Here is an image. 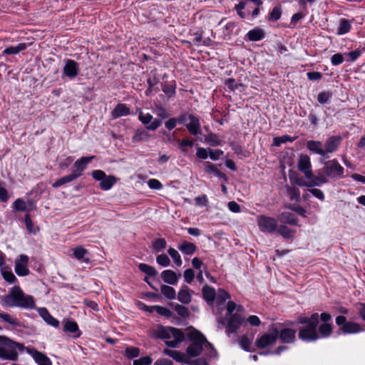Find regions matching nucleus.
Here are the masks:
<instances>
[{
  "label": "nucleus",
  "mask_w": 365,
  "mask_h": 365,
  "mask_svg": "<svg viewBox=\"0 0 365 365\" xmlns=\"http://www.w3.org/2000/svg\"><path fill=\"white\" fill-rule=\"evenodd\" d=\"M1 302L9 307L34 309L36 305L34 297L25 294L19 286L11 288L8 294L1 297Z\"/></svg>",
  "instance_id": "obj_1"
},
{
  "label": "nucleus",
  "mask_w": 365,
  "mask_h": 365,
  "mask_svg": "<svg viewBox=\"0 0 365 365\" xmlns=\"http://www.w3.org/2000/svg\"><path fill=\"white\" fill-rule=\"evenodd\" d=\"M297 324H304L298 329V337L304 342H314L319 339V335L317 333V327L319 324V314L313 313L310 317H299Z\"/></svg>",
  "instance_id": "obj_2"
},
{
  "label": "nucleus",
  "mask_w": 365,
  "mask_h": 365,
  "mask_svg": "<svg viewBox=\"0 0 365 365\" xmlns=\"http://www.w3.org/2000/svg\"><path fill=\"white\" fill-rule=\"evenodd\" d=\"M189 340L191 344L188 346L186 349L187 356L197 357L202 353L203 345L209 346L211 349L212 352L217 355V351L213 348L212 345L207 341L205 336L202 335L200 331H194L190 332L187 335Z\"/></svg>",
  "instance_id": "obj_3"
},
{
  "label": "nucleus",
  "mask_w": 365,
  "mask_h": 365,
  "mask_svg": "<svg viewBox=\"0 0 365 365\" xmlns=\"http://www.w3.org/2000/svg\"><path fill=\"white\" fill-rule=\"evenodd\" d=\"M24 345L12 341L9 337L0 335V359L2 360L16 361L18 350L22 351Z\"/></svg>",
  "instance_id": "obj_4"
},
{
  "label": "nucleus",
  "mask_w": 365,
  "mask_h": 365,
  "mask_svg": "<svg viewBox=\"0 0 365 365\" xmlns=\"http://www.w3.org/2000/svg\"><path fill=\"white\" fill-rule=\"evenodd\" d=\"M157 336L161 339H165V344L172 348H175L185 339L184 333L175 327H160Z\"/></svg>",
  "instance_id": "obj_5"
},
{
  "label": "nucleus",
  "mask_w": 365,
  "mask_h": 365,
  "mask_svg": "<svg viewBox=\"0 0 365 365\" xmlns=\"http://www.w3.org/2000/svg\"><path fill=\"white\" fill-rule=\"evenodd\" d=\"M336 324L339 327V334H355L363 331L364 329L355 322L347 321L343 315L337 316L335 319Z\"/></svg>",
  "instance_id": "obj_6"
},
{
  "label": "nucleus",
  "mask_w": 365,
  "mask_h": 365,
  "mask_svg": "<svg viewBox=\"0 0 365 365\" xmlns=\"http://www.w3.org/2000/svg\"><path fill=\"white\" fill-rule=\"evenodd\" d=\"M225 327V332L228 336L231 334L236 333L240 327L245 323V319L240 314L235 313L231 316L226 317L225 320H218Z\"/></svg>",
  "instance_id": "obj_7"
},
{
  "label": "nucleus",
  "mask_w": 365,
  "mask_h": 365,
  "mask_svg": "<svg viewBox=\"0 0 365 365\" xmlns=\"http://www.w3.org/2000/svg\"><path fill=\"white\" fill-rule=\"evenodd\" d=\"M322 170L327 177L332 180L341 179L344 177V169L336 159L324 162Z\"/></svg>",
  "instance_id": "obj_8"
},
{
  "label": "nucleus",
  "mask_w": 365,
  "mask_h": 365,
  "mask_svg": "<svg viewBox=\"0 0 365 365\" xmlns=\"http://www.w3.org/2000/svg\"><path fill=\"white\" fill-rule=\"evenodd\" d=\"M257 225L261 232L272 234L277 230L278 222L276 219L265 215L257 217Z\"/></svg>",
  "instance_id": "obj_9"
},
{
  "label": "nucleus",
  "mask_w": 365,
  "mask_h": 365,
  "mask_svg": "<svg viewBox=\"0 0 365 365\" xmlns=\"http://www.w3.org/2000/svg\"><path fill=\"white\" fill-rule=\"evenodd\" d=\"M269 331V333L264 334L255 341V345L258 349H264L274 344L277 340L275 334V326H272Z\"/></svg>",
  "instance_id": "obj_10"
},
{
  "label": "nucleus",
  "mask_w": 365,
  "mask_h": 365,
  "mask_svg": "<svg viewBox=\"0 0 365 365\" xmlns=\"http://www.w3.org/2000/svg\"><path fill=\"white\" fill-rule=\"evenodd\" d=\"M296 333L297 331L291 328L285 327L278 329L275 327L277 339H279L283 344H294L296 341Z\"/></svg>",
  "instance_id": "obj_11"
},
{
  "label": "nucleus",
  "mask_w": 365,
  "mask_h": 365,
  "mask_svg": "<svg viewBox=\"0 0 365 365\" xmlns=\"http://www.w3.org/2000/svg\"><path fill=\"white\" fill-rule=\"evenodd\" d=\"M29 257L26 255H20L15 260L14 270L19 277H25L29 274L28 268Z\"/></svg>",
  "instance_id": "obj_12"
},
{
  "label": "nucleus",
  "mask_w": 365,
  "mask_h": 365,
  "mask_svg": "<svg viewBox=\"0 0 365 365\" xmlns=\"http://www.w3.org/2000/svg\"><path fill=\"white\" fill-rule=\"evenodd\" d=\"M153 116L148 113H144L140 112L138 115V120L145 126V128L149 130H157L162 124V122L159 119L153 120Z\"/></svg>",
  "instance_id": "obj_13"
},
{
  "label": "nucleus",
  "mask_w": 365,
  "mask_h": 365,
  "mask_svg": "<svg viewBox=\"0 0 365 365\" xmlns=\"http://www.w3.org/2000/svg\"><path fill=\"white\" fill-rule=\"evenodd\" d=\"M297 167L299 170L303 173L307 179H311L313 177L310 158L307 155L302 154L299 155Z\"/></svg>",
  "instance_id": "obj_14"
},
{
  "label": "nucleus",
  "mask_w": 365,
  "mask_h": 365,
  "mask_svg": "<svg viewBox=\"0 0 365 365\" xmlns=\"http://www.w3.org/2000/svg\"><path fill=\"white\" fill-rule=\"evenodd\" d=\"M342 141V138L340 135H331L327 138L324 143V151L326 159L329 158V153L336 152L339 148Z\"/></svg>",
  "instance_id": "obj_15"
},
{
  "label": "nucleus",
  "mask_w": 365,
  "mask_h": 365,
  "mask_svg": "<svg viewBox=\"0 0 365 365\" xmlns=\"http://www.w3.org/2000/svg\"><path fill=\"white\" fill-rule=\"evenodd\" d=\"M79 72V65L72 59H66L63 73L70 79L74 78Z\"/></svg>",
  "instance_id": "obj_16"
},
{
  "label": "nucleus",
  "mask_w": 365,
  "mask_h": 365,
  "mask_svg": "<svg viewBox=\"0 0 365 365\" xmlns=\"http://www.w3.org/2000/svg\"><path fill=\"white\" fill-rule=\"evenodd\" d=\"M94 158L95 156H90L82 157L80 159H78L73 164V170L72 173L74 175H76L78 178H80L83 175V172L86 169V165Z\"/></svg>",
  "instance_id": "obj_17"
},
{
  "label": "nucleus",
  "mask_w": 365,
  "mask_h": 365,
  "mask_svg": "<svg viewBox=\"0 0 365 365\" xmlns=\"http://www.w3.org/2000/svg\"><path fill=\"white\" fill-rule=\"evenodd\" d=\"M189 123L185 124V127L190 134L197 135L201 134L200 123L199 118L193 114L188 116Z\"/></svg>",
  "instance_id": "obj_18"
},
{
  "label": "nucleus",
  "mask_w": 365,
  "mask_h": 365,
  "mask_svg": "<svg viewBox=\"0 0 365 365\" xmlns=\"http://www.w3.org/2000/svg\"><path fill=\"white\" fill-rule=\"evenodd\" d=\"M239 3L235 4V10L236 11L237 15L241 19H245L247 16V13L243 11V9H245L249 1L254 3L257 6H261L263 4L262 0H237Z\"/></svg>",
  "instance_id": "obj_19"
},
{
  "label": "nucleus",
  "mask_w": 365,
  "mask_h": 365,
  "mask_svg": "<svg viewBox=\"0 0 365 365\" xmlns=\"http://www.w3.org/2000/svg\"><path fill=\"white\" fill-rule=\"evenodd\" d=\"M322 146V142L319 140H311L307 142V148L310 152L318 154L326 159L325 151Z\"/></svg>",
  "instance_id": "obj_20"
},
{
  "label": "nucleus",
  "mask_w": 365,
  "mask_h": 365,
  "mask_svg": "<svg viewBox=\"0 0 365 365\" xmlns=\"http://www.w3.org/2000/svg\"><path fill=\"white\" fill-rule=\"evenodd\" d=\"M354 21V19L351 20L344 18L340 19L339 21V26L336 29V34L339 36H342L348 34L352 29V23Z\"/></svg>",
  "instance_id": "obj_21"
},
{
  "label": "nucleus",
  "mask_w": 365,
  "mask_h": 365,
  "mask_svg": "<svg viewBox=\"0 0 365 365\" xmlns=\"http://www.w3.org/2000/svg\"><path fill=\"white\" fill-rule=\"evenodd\" d=\"M160 276L165 283L172 285L177 284L180 277V275L178 276L177 274L171 269L163 271Z\"/></svg>",
  "instance_id": "obj_22"
},
{
  "label": "nucleus",
  "mask_w": 365,
  "mask_h": 365,
  "mask_svg": "<svg viewBox=\"0 0 365 365\" xmlns=\"http://www.w3.org/2000/svg\"><path fill=\"white\" fill-rule=\"evenodd\" d=\"M130 108L125 103H118L111 111V116L113 119H116L123 116L130 115Z\"/></svg>",
  "instance_id": "obj_23"
},
{
  "label": "nucleus",
  "mask_w": 365,
  "mask_h": 365,
  "mask_svg": "<svg viewBox=\"0 0 365 365\" xmlns=\"http://www.w3.org/2000/svg\"><path fill=\"white\" fill-rule=\"evenodd\" d=\"M38 314L42 319L49 325L57 328L59 326V322L54 318L46 308L42 307L38 309Z\"/></svg>",
  "instance_id": "obj_24"
},
{
  "label": "nucleus",
  "mask_w": 365,
  "mask_h": 365,
  "mask_svg": "<svg viewBox=\"0 0 365 365\" xmlns=\"http://www.w3.org/2000/svg\"><path fill=\"white\" fill-rule=\"evenodd\" d=\"M63 331L73 334L75 338H78L81 335V331L79 330L78 325L75 321L67 320L63 324Z\"/></svg>",
  "instance_id": "obj_25"
},
{
  "label": "nucleus",
  "mask_w": 365,
  "mask_h": 365,
  "mask_svg": "<svg viewBox=\"0 0 365 365\" xmlns=\"http://www.w3.org/2000/svg\"><path fill=\"white\" fill-rule=\"evenodd\" d=\"M279 220L284 224L298 225V219L294 214L289 212H283L279 215Z\"/></svg>",
  "instance_id": "obj_26"
},
{
  "label": "nucleus",
  "mask_w": 365,
  "mask_h": 365,
  "mask_svg": "<svg viewBox=\"0 0 365 365\" xmlns=\"http://www.w3.org/2000/svg\"><path fill=\"white\" fill-rule=\"evenodd\" d=\"M163 353L165 355L169 356L170 357L173 358L178 362L187 364L189 358L187 356V355L184 354L183 353H181V352H180L178 351H175V350H170L168 349H164Z\"/></svg>",
  "instance_id": "obj_27"
},
{
  "label": "nucleus",
  "mask_w": 365,
  "mask_h": 365,
  "mask_svg": "<svg viewBox=\"0 0 365 365\" xmlns=\"http://www.w3.org/2000/svg\"><path fill=\"white\" fill-rule=\"evenodd\" d=\"M178 299L184 304H189L192 300L190 288L187 285H182L178 294Z\"/></svg>",
  "instance_id": "obj_28"
},
{
  "label": "nucleus",
  "mask_w": 365,
  "mask_h": 365,
  "mask_svg": "<svg viewBox=\"0 0 365 365\" xmlns=\"http://www.w3.org/2000/svg\"><path fill=\"white\" fill-rule=\"evenodd\" d=\"M202 294L203 299L208 304H212L216 298L215 289L207 284L202 287Z\"/></svg>",
  "instance_id": "obj_29"
},
{
  "label": "nucleus",
  "mask_w": 365,
  "mask_h": 365,
  "mask_svg": "<svg viewBox=\"0 0 365 365\" xmlns=\"http://www.w3.org/2000/svg\"><path fill=\"white\" fill-rule=\"evenodd\" d=\"M150 138L151 135L146 130L138 128L132 137V141L133 143L148 141Z\"/></svg>",
  "instance_id": "obj_30"
},
{
  "label": "nucleus",
  "mask_w": 365,
  "mask_h": 365,
  "mask_svg": "<svg viewBox=\"0 0 365 365\" xmlns=\"http://www.w3.org/2000/svg\"><path fill=\"white\" fill-rule=\"evenodd\" d=\"M178 248L182 254L187 255H191L197 250V247L194 243L187 241H183Z\"/></svg>",
  "instance_id": "obj_31"
},
{
  "label": "nucleus",
  "mask_w": 365,
  "mask_h": 365,
  "mask_svg": "<svg viewBox=\"0 0 365 365\" xmlns=\"http://www.w3.org/2000/svg\"><path fill=\"white\" fill-rule=\"evenodd\" d=\"M333 331V326L331 323L321 324L318 327V334L319 339L328 338L331 336Z\"/></svg>",
  "instance_id": "obj_32"
},
{
  "label": "nucleus",
  "mask_w": 365,
  "mask_h": 365,
  "mask_svg": "<svg viewBox=\"0 0 365 365\" xmlns=\"http://www.w3.org/2000/svg\"><path fill=\"white\" fill-rule=\"evenodd\" d=\"M247 38L252 41H258L264 38V31L260 28H255L247 34Z\"/></svg>",
  "instance_id": "obj_33"
},
{
  "label": "nucleus",
  "mask_w": 365,
  "mask_h": 365,
  "mask_svg": "<svg viewBox=\"0 0 365 365\" xmlns=\"http://www.w3.org/2000/svg\"><path fill=\"white\" fill-rule=\"evenodd\" d=\"M28 45L26 43H20L16 46H9L6 48L2 53L3 55H13L17 54L19 52L24 51L27 48Z\"/></svg>",
  "instance_id": "obj_34"
},
{
  "label": "nucleus",
  "mask_w": 365,
  "mask_h": 365,
  "mask_svg": "<svg viewBox=\"0 0 365 365\" xmlns=\"http://www.w3.org/2000/svg\"><path fill=\"white\" fill-rule=\"evenodd\" d=\"M282 14V9L280 4L276 5L267 16L269 21L275 22L280 19Z\"/></svg>",
  "instance_id": "obj_35"
},
{
  "label": "nucleus",
  "mask_w": 365,
  "mask_h": 365,
  "mask_svg": "<svg viewBox=\"0 0 365 365\" xmlns=\"http://www.w3.org/2000/svg\"><path fill=\"white\" fill-rule=\"evenodd\" d=\"M73 256L78 260H82L83 262L88 263L90 259L85 257L86 255L88 254V250L83 248L82 246H78L73 249Z\"/></svg>",
  "instance_id": "obj_36"
},
{
  "label": "nucleus",
  "mask_w": 365,
  "mask_h": 365,
  "mask_svg": "<svg viewBox=\"0 0 365 365\" xmlns=\"http://www.w3.org/2000/svg\"><path fill=\"white\" fill-rule=\"evenodd\" d=\"M33 358L38 365H51L49 358L37 350L34 351Z\"/></svg>",
  "instance_id": "obj_37"
},
{
  "label": "nucleus",
  "mask_w": 365,
  "mask_h": 365,
  "mask_svg": "<svg viewBox=\"0 0 365 365\" xmlns=\"http://www.w3.org/2000/svg\"><path fill=\"white\" fill-rule=\"evenodd\" d=\"M116 182V178L113 175L106 176L99 185V187L103 190H110Z\"/></svg>",
  "instance_id": "obj_38"
},
{
  "label": "nucleus",
  "mask_w": 365,
  "mask_h": 365,
  "mask_svg": "<svg viewBox=\"0 0 365 365\" xmlns=\"http://www.w3.org/2000/svg\"><path fill=\"white\" fill-rule=\"evenodd\" d=\"M78 178L76 177V175H74L73 173L71 174L63 176L59 179H58L55 182L52 184V187L54 188H58L63 185H65L66 183L71 182L75 180H76Z\"/></svg>",
  "instance_id": "obj_39"
},
{
  "label": "nucleus",
  "mask_w": 365,
  "mask_h": 365,
  "mask_svg": "<svg viewBox=\"0 0 365 365\" xmlns=\"http://www.w3.org/2000/svg\"><path fill=\"white\" fill-rule=\"evenodd\" d=\"M161 293L168 299H175L176 298V292L175 289L170 286L163 284L160 287Z\"/></svg>",
  "instance_id": "obj_40"
},
{
  "label": "nucleus",
  "mask_w": 365,
  "mask_h": 365,
  "mask_svg": "<svg viewBox=\"0 0 365 365\" xmlns=\"http://www.w3.org/2000/svg\"><path fill=\"white\" fill-rule=\"evenodd\" d=\"M252 339H250L247 335L244 334L239 337L238 343L240 347L245 351L250 352V346L252 344Z\"/></svg>",
  "instance_id": "obj_41"
},
{
  "label": "nucleus",
  "mask_w": 365,
  "mask_h": 365,
  "mask_svg": "<svg viewBox=\"0 0 365 365\" xmlns=\"http://www.w3.org/2000/svg\"><path fill=\"white\" fill-rule=\"evenodd\" d=\"M138 269L143 273L150 277H155L158 274V272L155 267L144 263L138 264Z\"/></svg>",
  "instance_id": "obj_42"
},
{
  "label": "nucleus",
  "mask_w": 365,
  "mask_h": 365,
  "mask_svg": "<svg viewBox=\"0 0 365 365\" xmlns=\"http://www.w3.org/2000/svg\"><path fill=\"white\" fill-rule=\"evenodd\" d=\"M311 182L309 183V187H313V186H321L323 184L328 182V179L327 176L320 175L319 176H314L313 175V177L311 178Z\"/></svg>",
  "instance_id": "obj_43"
},
{
  "label": "nucleus",
  "mask_w": 365,
  "mask_h": 365,
  "mask_svg": "<svg viewBox=\"0 0 365 365\" xmlns=\"http://www.w3.org/2000/svg\"><path fill=\"white\" fill-rule=\"evenodd\" d=\"M123 355L129 359H134L140 355V349L135 346H128L125 348Z\"/></svg>",
  "instance_id": "obj_44"
},
{
  "label": "nucleus",
  "mask_w": 365,
  "mask_h": 365,
  "mask_svg": "<svg viewBox=\"0 0 365 365\" xmlns=\"http://www.w3.org/2000/svg\"><path fill=\"white\" fill-rule=\"evenodd\" d=\"M277 231L279 234H280L284 239H291L293 237L294 234V231L289 229L286 225H280L279 227H277Z\"/></svg>",
  "instance_id": "obj_45"
},
{
  "label": "nucleus",
  "mask_w": 365,
  "mask_h": 365,
  "mask_svg": "<svg viewBox=\"0 0 365 365\" xmlns=\"http://www.w3.org/2000/svg\"><path fill=\"white\" fill-rule=\"evenodd\" d=\"M0 319L13 327H19L20 326V324H19V322L18 321V319L15 317H11L8 313H5V312L0 313Z\"/></svg>",
  "instance_id": "obj_46"
},
{
  "label": "nucleus",
  "mask_w": 365,
  "mask_h": 365,
  "mask_svg": "<svg viewBox=\"0 0 365 365\" xmlns=\"http://www.w3.org/2000/svg\"><path fill=\"white\" fill-rule=\"evenodd\" d=\"M297 137H292L288 135H284L282 136L276 137L273 140V145L275 146H279L282 143L287 142H293L296 140Z\"/></svg>",
  "instance_id": "obj_47"
},
{
  "label": "nucleus",
  "mask_w": 365,
  "mask_h": 365,
  "mask_svg": "<svg viewBox=\"0 0 365 365\" xmlns=\"http://www.w3.org/2000/svg\"><path fill=\"white\" fill-rule=\"evenodd\" d=\"M167 242L164 238H158L153 242V248L155 252H162L165 249Z\"/></svg>",
  "instance_id": "obj_48"
},
{
  "label": "nucleus",
  "mask_w": 365,
  "mask_h": 365,
  "mask_svg": "<svg viewBox=\"0 0 365 365\" xmlns=\"http://www.w3.org/2000/svg\"><path fill=\"white\" fill-rule=\"evenodd\" d=\"M168 255L171 257V258L173 259L175 264L178 267H180L182 264V261L181 259V257L179 254V252L174 248L170 247L168 250Z\"/></svg>",
  "instance_id": "obj_49"
},
{
  "label": "nucleus",
  "mask_w": 365,
  "mask_h": 365,
  "mask_svg": "<svg viewBox=\"0 0 365 365\" xmlns=\"http://www.w3.org/2000/svg\"><path fill=\"white\" fill-rule=\"evenodd\" d=\"M230 298V294L223 289H219L217 294H216L217 303L222 304Z\"/></svg>",
  "instance_id": "obj_50"
},
{
  "label": "nucleus",
  "mask_w": 365,
  "mask_h": 365,
  "mask_svg": "<svg viewBox=\"0 0 365 365\" xmlns=\"http://www.w3.org/2000/svg\"><path fill=\"white\" fill-rule=\"evenodd\" d=\"M1 274L4 279L9 284L18 282V279L11 271L1 270Z\"/></svg>",
  "instance_id": "obj_51"
},
{
  "label": "nucleus",
  "mask_w": 365,
  "mask_h": 365,
  "mask_svg": "<svg viewBox=\"0 0 365 365\" xmlns=\"http://www.w3.org/2000/svg\"><path fill=\"white\" fill-rule=\"evenodd\" d=\"M175 85H171L168 83L162 84V90L168 98H172L175 95Z\"/></svg>",
  "instance_id": "obj_52"
},
{
  "label": "nucleus",
  "mask_w": 365,
  "mask_h": 365,
  "mask_svg": "<svg viewBox=\"0 0 365 365\" xmlns=\"http://www.w3.org/2000/svg\"><path fill=\"white\" fill-rule=\"evenodd\" d=\"M154 113L161 119H165L170 116L169 113L161 105L155 106Z\"/></svg>",
  "instance_id": "obj_53"
},
{
  "label": "nucleus",
  "mask_w": 365,
  "mask_h": 365,
  "mask_svg": "<svg viewBox=\"0 0 365 365\" xmlns=\"http://www.w3.org/2000/svg\"><path fill=\"white\" fill-rule=\"evenodd\" d=\"M332 94L329 91H323L319 93L317 101L321 104L328 103L331 98Z\"/></svg>",
  "instance_id": "obj_54"
},
{
  "label": "nucleus",
  "mask_w": 365,
  "mask_h": 365,
  "mask_svg": "<svg viewBox=\"0 0 365 365\" xmlns=\"http://www.w3.org/2000/svg\"><path fill=\"white\" fill-rule=\"evenodd\" d=\"M153 309H155L158 314L165 316L166 317H171L173 316L172 312L166 307H161L159 305H154Z\"/></svg>",
  "instance_id": "obj_55"
},
{
  "label": "nucleus",
  "mask_w": 365,
  "mask_h": 365,
  "mask_svg": "<svg viewBox=\"0 0 365 365\" xmlns=\"http://www.w3.org/2000/svg\"><path fill=\"white\" fill-rule=\"evenodd\" d=\"M174 309L178 315L183 318H186L190 315L189 309L183 305L177 304L175 306Z\"/></svg>",
  "instance_id": "obj_56"
},
{
  "label": "nucleus",
  "mask_w": 365,
  "mask_h": 365,
  "mask_svg": "<svg viewBox=\"0 0 365 365\" xmlns=\"http://www.w3.org/2000/svg\"><path fill=\"white\" fill-rule=\"evenodd\" d=\"M157 263L162 267H168L170 264V260L165 254H161L156 257Z\"/></svg>",
  "instance_id": "obj_57"
},
{
  "label": "nucleus",
  "mask_w": 365,
  "mask_h": 365,
  "mask_svg": "<svg viewBox=\"0 0 365 365\" xmlns=\"http://www.w3.org/2000/svg\"><path fill=\"white\" fill-rule=\"evenodd\" d=\"M205 140L209 143V144L212 146H217L220 145L221 141L218 139V137L216 134L210 133L206 137Z\"/></svg>",
  "instance_id": "obj_58"
},
{
  "label": "nucleus",
  "mask_w": 365,
  "mask_h": 365,
  "mask_svg": "<svg viewBox=\"0 0 365 365\" xmlns=\"http://www.w3.org/2000/svg\"><path fill=\"white\" fill-rule=\"evenodd\" d=\"M224 155V152L222 150L216 149L213 150L209 148L208 157L212 160H217Z\"/></svg>",
  "instance_id": "obj_59"
},
{
  "label": "nucleus",
  "mask_w": 365,
  "mask_h": 365,
  "mask_svg": "<svg viewBox=\"0 0 365 365\" xmlns=\"http://www.w3.org/2000/svg\"><path fill=\"white\" fill-rule=\"evenodd\" d=\"M225 84L230 90L232 91L237 90L239 87L244 86L242 83H236L235 80L232 78L227 79Z\"/></svg>",
  "instance_id": "obj_60"
},
{
  "label": "nucleus",
  "mask_w": 365,
  "mask_h": 365,
  "mask_svg": "<svg viewBox=\"0 0 365 365\" xmlns=\"http://www.w3.org/2000/svg\"><path fill=\"white\" fill-rule=\"evenodd\" d=\"M13 207L14 210L17 211H26V205L25 202L21 199L18 198L16 199L14 203H13Z\"/></svg>",
  "instance_id": "obj_61"
},
{
  "label": "nucleus",
  "mask_w": 365,
  "mask_h": 365,
  "mask_svg": "<svg viewBox=\"0 0 365 365\" xmlns=\"http://www.w3.org/2000/svg\"><path fill=\"white\" fill-rule=\"evenodd\" d=\"M362 54V51L359 49H356L354 51H351L347 53H345L349 57V60L350 62L356 61Z\"/></svg>",
  "instance_id": "obj_62"
},
{
  "label": "nucleus",
  "mask_w": 365,
  "mask_h": 365,
  "mask_svg": "<svg viewBox=\"0 0 365 365\" xmlns=\"http://www.w3.org/2000/svg\"><path fill=\"white\" fill-rule=\"evenodd\" d=\"M203 165L205 166V172L208 174L215 175L218 170L217 168L209 161H205Z\"/></svg>",
  "instance_id": "obj_63"
},
{
  "label": "nucleus",
  "mask_w": 365,
  "mask_h": 365,
  "mask_svg": "<svg viewBox=\"0 0 365 365\" xmlns=\"http://www.w3.org/2000/svg\"><path fill=\"white\" fill-rule=\"evenodd\" d=\"M152 359L150 356H143L133 361V365H150Z\"/></svg>",
  "instance_id": "obj_64"
}]
</instances>
